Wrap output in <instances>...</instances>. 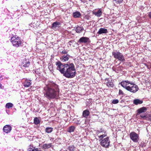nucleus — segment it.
<instances>
[{
  "label": "nucleus",
  "mask_w": 151,
  "mask_h": 151,
  "mask_svg": "<svg viewBox=\"0 0 151 151\" xmlns=\"http://www.w3.org/2000/svg\"><path fill=\"white\" fill-rule=\"evenodd\" d=\"M56 64L57 66V69L66 77L71 78L75 76L76 72L73 63L63 64L58 61L56 63Z\"/></svg>",
  "instance_id": "f257e3e1"
},
{
  "label": "nucleus",
  "mask_w": 151,
  "mask_h": 151,
  "mask_svg": "<svg viewBox=\"0 0 151 151\" xmlns=\"http://www.w3.org/2000/svg\"><path fill=\"white\" fill-rule=\"evenodd\" d=\"M133 102L135 105H138V104H142L143 101L142 100H140L139 99H137L134 100L133 101Z\"/></svg>",
  "instance_id": "5701e85b"
},
{
  "label": "nucleus",
  "mask_w": 151,
  "mask_h": 151,
  "mask_svg": "<svg viewBox=\"0 0 151 151\" xmlns=\"http://www.w3.org/2000/svg\"><path fill=\"white\" fill-rule=\"evenodd\" d=\"M110 141L109 140L108 137H107L101 139L100 141L101 145L103 147L107 148L109 147V145Z\"/></svg>",
  "instance_id": "0eeeda50"
},
{
  "label": "nucleus",
  "mask_w": 151,
  "mask_h": 151,
  "mask_svg": "<svg viewBox=\"0 0 151 151\" xmlns=\"http://www.w3.org/2000/svg\"><path fill=\"white\" fill-rule=\"evenodd\" d=\"M52 146L51 143L45 144L43 145L42 148L44 149H47Z\"/></svg>",
  "instance_id": "aec40b11"
},
{
  "label": "nucleus",
  "mask_w": 151,
  "mask_h": 151,
  "mask_svg": "<svg viewBox=\"0 0 151 151\" xmlns=\"http://www.w3.org/2000/svg\"><path fill=\"white\" fill-rule=\"evenodd\" d=\"M70 57L69 54L63 55L60 58V60L62 62H65L68 61Z\"/></svg>",
  "instance_id": "1a4fd4ad"
},
{
  "label": "nucleus",
  "mask_w": 151,
  "mask_h": 151,
  "mask_svg": "<svg viewBox=\"0 0 151 151\" xmlns=\"http://www.w3.org/2000/svg\"><path fill=\"white\" fill-rule=\"evenodd\" d=\"M13 104L11 103H7L6 105V108L7 109H9L13 107Z\"/></svg>",
  "instance_id": "b1692460"
},
{
  "label": "nucleus",
  "mask_w": 151,
  "mask_h": 151,
  "mask_svg": "<svg viewBox=\"0 0 151 151\" xmlns=\"http://www.w3.org/2000/svg\"><path fill=\"white\" fill-rule=\"evenodd\" d=\"M105 132H106L104 130L101 129L100 130H98L96 133L97 134H99L101 133H105Z\"/></svg>",
  "instance_id": "c85d7f7f"
},
{
  "label": "nucleus",
  "mask_w": 151,
  "mask_h": 151,
  "mask_svg": "<svg viewBox=\"0 0 151 151\" xmlns=\"http://www.w3.org/2000/svg\"><path fill=\"white\" fill-rule=\"evenodd\" d=\"M81 16V14L80 12H73V16L74 18H77Z\"/></svg>",
  "instance_id": "4be33fe9"
},
{
  "label": "nucleus",
  "mask_w": 151,
  "mask_h": 151,
  "mask_svg": "<svg viewBox=\"0 0 151 151\" xmlns=\"http://www.w3.org/2000/svg\"><path fill=\"white\" fill-rule=\"evenodd\" d=\"M107 32V30L106 29L101 28L99 29L97 33L99 35H101L102 34H106Z\"/></svg>",
  "instance_id": "4468645a"
},
{
  "label": "nucleus",
  "mask_w": 151,
  "mask_h": 151,
  "mask_svg": "<svg viewBox=\"0 0 151 151\" xmlns=\"http://www.w3.org/2000/svg\"><path fill=\"white\" fill-rule=\"evenodd\" d=\"M112 54L114 58L122 62L125 60L124 58L121 53L116 51L112 52Z\"/></svg>",
  "instance_id": "39448f33"
},
{
  "label": "nucleus",
  "mask_w": 151,
  "mask_h": 151,
  "mask_svg": "<svg viewBox=\"0 0 151 151\" xmlns=\"http://www.w3.org/2000/svg\"><path fill=\"white\" fill-rule=\"evenodd\" d=\"M31 84L32 83L31 82V80L27 79L25 80V81L23 83L24 86L26 87H29Z\"/></svg>",
  "instance_id": "ddd939ff"
},
{
  "label": "nucleus",
  "mask_w": 151,
  "mask_h": 151,
  "mask_svg": "<svg viewBox=\"0 0 151 151\" xmlns=\"http://www.w3.org/2000/svg\"><path fill=\"white\" fill-rule=\"evenodd\" d=\"M148 15L149 17L151 19V11L148 13Z\"/></svg>",
  "instance_id": "e433bc0d"
},
{
  "label": "nucleus",
  "mask_w": 151,
  "mask_h": 151,
  "mask_svg": "<svg viewBox=\"0 0 151 151\" xmlns=\"http://www.w3.org/2000/svg\"><path fill=\"white\" fill-rule=\"evenodd\" d=\"M44 94L45 96L49 99L55 98L59 95V89L58 86L55 83L49 84L44 88Z\"/></svg>",
  "instance_id": "f03ea898"
},
{
  "label": "nucleus",
  "mask_w": 151,
  "mask_h": 151,
  "mask_svg": "<svg viewBox=\"0 0 151 151\" xmlns=\"http://www.w3.org/2000/svg\"><path fill=\"white\" fill-rule=\"evenodd\" d=\"M60 23L58 22H55L52 24L51 28L54 30L56 29H57L60 27Z\"/></svg>",
  "instance_id": "9d476101"
},
{
  "label": "nucleus",
  "mask_w": 151,
  "mask_h": 151,
  "mask_svg": "<svg viewBox=\"0 0 151 151\" xmlns=\"http://www.w3.org/2000/svg\"><path fill=\"white\" fill-rule=\"evenodd\" d=\"M89 38L86 37H82L78 41V42L82 43H86L88 41Z\"/></svg>",
  "instance_id": "9b49d317"
},
{
  "label": "nucleus",
  "mask_w": 151,
  "mask_h": 151,
  "mask_svg": "<svg viewBox=\"0 0 151 151\" xmlns=\"http://www.w3.org/2000/svg\"><path fill=\"white\" fill-rule=\"evenodd\" d=\"M76 127H75L73 126H70L68 129L67 131L70 133L74 132Z\"/></svg>",
  "instance_id": "412c9836"
},
{
  "label": "nucleus",
  "mask_w": 151,
  "mask_h": 151,
  "mask_svg": "<svg viewBox=\"0 0 151 151\" xmlns=\"http://www.w3.org/2000/svg\"><path fill=\"white\" fill-rule=\"evenodd\" d=\"M140 116L141 118L143 119H145L147 118V116L146 115H144L143 114H141Z\"/></svg>",
  "instance_id": "473e14b6"
},
{
  "label": "nucleus",
  "mask_w": 151,
  "mask_h": 151,
  "mask_svg": "<svg viewBox=\"0 0 151 151\" xmlns=\"http://www.w3.org/2000/svg\"><path fill=\"white\" fill-rule=\"evenodd\" d=\"M11 42L13 45L16 47L20 46L22 43V41L20 39V37L16 36H14L12 37Z\"/></svg>",
  "instance_id": "20e7f679"
},
{
  "label": "nucleus",
  "mask_w": 151,
  "mask_h": 151,
  "mask_svg": "<svg viewBox=\"0 0 151 151\" xmlns=\"http://www.w3.org/2000/svg\"><path fill=\"white\" fill-rule=\"evenodd\" d=\"M115 1L116 3H119L122 2L123 1V0H114Z\"/></svg>",
  "instance_id": "72a5a7b5"
},
{
  "label": "nucleus",
  "mask_w": 151,
  "mask_h": 151,
  "mask_svg": "<svg viewBox=\"0 0 151 151\" xmlns=\"http://www.w3.org/2000/svg\"><path fill=\"white\" fill-rule=\"evenodd\" d=\"M75 31L78 33H80L83 30V28L82 27L78 26L75 29Z\"/></svg>",
  "instance_id": "f3484780"
},
{
  "label": "nucleus",
  "mask_w": 151,
  "mask_h": 151,
  "mask_svg": "<svg viewBox=\"0 0 151 151\" xmlns=\"http://www.w3.org/2000/svg\"><path fill=\"white\" fill-rule=\"evenodd\" d=\"M22 65L24 67H28L29 65V62L28 60L24 59L22 63Z\"/></svg>",
  "instance_id": "f8f14e48"
},
{
  "label": "nucleus",
  "mask_w": 151,
  "mask_h": 151,
  "mask_svg": "<svg viewBox=\"0 0 151 151\" xmlns=\"http://www.w3.org/2000/svg\"><path fill=\"white\" fill-rule=\"evenodd\" d=\"M28 151H41L38 148L33 147L32 146H30V148Z\"/></svg>",
  "instance_id": "6ab92c4d"
},
{
  "label": "nucleus",
  "mask_w": 151,
  "mask_h": 151,
  "mask_svg": "<svg viewBox=\"0 0 151 151\" xmlns=\"http://www.w3.org/2000/svg\"><path fill=\"white\" fill-rule=\"evenodd\" d=\"M2 86V85L0 84V88H1V86Z\"/></svg>",
  "instance_id": "4c0bfd02"
},
{
  "label": "nucleus",
  "mask_w": 151,
  "mask_h": 151,
  "mask_svg": "<svg viewBox=\"0 0 151 151\" xmlns=\"http://www.w3.org/2000/svg\"><path fill=\"white\" fill-rule=\"evenodd\" d=\"M93 13L95 16L98 17H100L102 14L101 10V9H98V10L96 12H93Z\"/></svg>",
  "instance_id": "dca6fc26"
},
{
  "label": "nucleus",
  "mask_w": 151,
  "mask_h": 151,
  "mask_svg": "<svg viewBox=\"0 0 151 151\" xmlns=\"http://www.w3.org/2000/svg\"><path fill=\"white\" fill-rule=\"evenodd\" d=\"M123 88L133 93L136 92L138 90V86L133 83H131L128 81H122L120 83Z\"/></svg>",
  "instance_id": "7ed1b4c3"
},
{
  "label": "nucleus",
  "mask_w": 151,
  "mask_h": 151,
  "mask_svg": "<svg viewBox=\"0 0 151 151\" xmlns=\"http://www.w3.org/2000/svg\"><path fill=\"white\" fill-rule=\"evenodd\" d=\"M75 147L73 145L69 146L68 148V150L70 151H73L75 150Z\"/></svg>",
  "instance_id": "bb28decb"
},
{
  "label": "nucleus",
  "mask_w": 151,
  "mask_h": 151,
  "mask_svg": "<svg viewBox=\"0 0 151 151\" xmlns=\"http://www.w3.org/2000/svg\"><path fill=\"white\" fill-rule=\"evenodd\" d=\"M147 110V109L145 107H142L139 109H138L137 110V115H138L142 113H144Z\"/></svg>",
  "instance_id": "2eb2a0df"
},
{
  "label": "nucleus",
  "mask_w": 151,
  "mask_h": 151,
  "mask_svg": "<svg viewBox=\"0 0 151 151\" xmlns=\"http://www.w3.org/2000/svg\"><path fill=\"white\" fill-rule=\"evenodd\" d=\"M118 102H119V100L118 99L113 100L112 102V103L113 104H117L118 103Z\"/></svg>",
  "instance_id": "2f4dec72"
},
{
  "label": "nucleus",
  "mask_w": 151,
  "mask_h": 151,
  "mask_svg": "<svg viewBox=\"0 0 151 151\" xmlns=\"http://www.w3.org/2000/svg\"><path fill=\"white\" fill-rule=\"evenodd\" d=\"M68 52L67 50H64L62 51L61 53L62 54V55H65L66 54H68Z\"/></svg>",
  "instance_id": "c756f323"
},
{
  "label": "nucleus",
  "mask_w": 151,
  "mask_h": 151,
  "mask_svg": "<svg viewBox=\"0 0 151 151\" xmlns=\"http://www.w3.org/2000/svg\"><path fill=\"white\" fill-rule=\"evenodd\" d=\"M76 120V121H75V123L77 124H80L81 122L80 121V120Z\"/></svg>",
  "instance_id": "f704fd0d"
},
{
  "label": "nucleus",
  "mask_w": 151,
  "mask_h": 151,
  "mask_svg": "<svg viewBox=\"0 0 151 151\" xmlns=\"http://www.w3.org/2000/svg\"><path fill=\"white\" fill-rule=\"evenodd\" d=\"M34 122V123L35 124H38L40 122L39 119L37 117H35V118Z\"/></svg>",
  "instance_id": "a878e982"
},
{
  "label": "nucleus",
  "mask_w": 151,
  "mask_h": 151,
  "mask_svg": "<svg viewBox=\"0 0 151 151\" xmlns=\"http://www.w3.org/2000/svg\"><path fill=\"white\" fill-rule=\"evenodd\" d=\"M90 114L89 111L87 109L84 110L83 112V117L87 118Z\"/></svg>",
  "instance_id": "a211bd4d"
},
{
  "label": "nucleus",
  "mask_w": 151,
  "mask_h": 151,
  "mask_svg": "<svg viewBox=\"0 0 151 151\" xmlns=\"http://www.w3.org/2000/svg\"><path fill=\"white\" fill-rule=\"evenodd\" d=\"M106 134H103L101 135L100 136H99V138H100V141L101 140V139H103V138L104 137H106Z\"/></svg>",
  "instance_id": "7c9ffc66"
},
{
  "label": "nucleus",
  "mask_w": 151,
  "mask_h": 151,
  "mask_svg": "<svg viewBox=\"0 0 151 151\" xmlns=\"http://www.w3.org/2000/svg\"><path fill=\"white\" fill-rule=\"evenodd\" d=\"M123 94V91H122V90L120 89L119 90V94Z\"/></svg>",
  "instance_id": "c9c22d12"
},
{
  "label": "nucleus",
  "mask_w": 151,
  "mask_h": 151,
  "mask_svg": "<svg viewBox=\"0 0 151 151\" xmlns=\"http://www.w3.org/2000/svg\"><path fill=\"white\" fill-rule=\"evenodd\" d=\"M12 129L11 126L9 125H6L4 126L3 128L4 132L6 133H10Z\"/></svg>",
  "instance_id": "6e6552de"
},
{
  "label": "nucleus",
  "mask_w": 151,
  "mask_h": 151,
  "mask_svg": "<svg viewBox=\"0 0 151 151\" xmlns=\"http://www.w3.org/2000/svg\"><path fill=\"white\" fill-rule=\"evenodd\" d=\"M130 138L134 142H137L139 139V137L138 134L134 132H132L129 134Z\"/></svg>",
  "instance_id": "423d86ee"
},
{
  "label": "nucleus",
  "mask_w": 151,
  "mask_h": 151,
  "mask_svg": "<svg viewBox=\"0 0 151 151\" xmlns=\"http://www.w3.org/2000/svg\"><path fill=\"white\" fill-rule=\"evenodd\" d=\"M107 86L108 87H112L113 86V83L111 82H110L108 81L107 83Z\"/></svg>",
  "instance_id": "cd10ccee"
},
{
  "label": "nucleus",
  "mask_w": 151,
  "mask_h": 151,
  "mask_svg": "<svg viewBox=\"0 0 151 151\" xmlns=\"http://www.w3.org/2000/svg\"><path fill=\"white\" fill-rule=\"evenodd\" d=\"M53 129V128L51 127H47L45 129V131L46 132L49 133L52 132Z\"/></svg>",
  "instance_id": "393cba45"
}]
</instances>
